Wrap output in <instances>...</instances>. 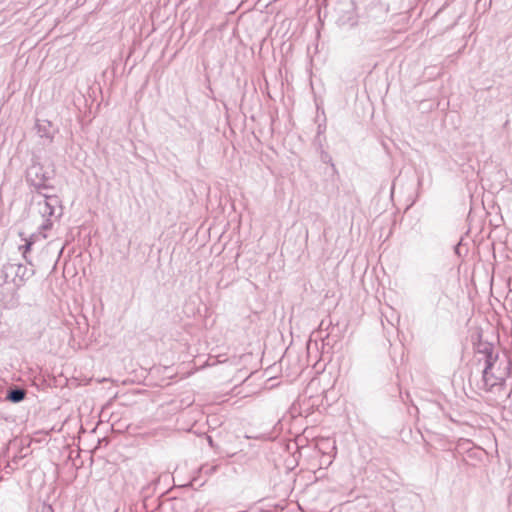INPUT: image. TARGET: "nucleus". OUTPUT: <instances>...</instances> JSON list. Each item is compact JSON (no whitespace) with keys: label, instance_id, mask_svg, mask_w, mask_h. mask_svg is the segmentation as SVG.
<instances>
[{"label":"nucleus","instance_id":"obj_16","mask_svg":"<svg viewBox=\"0 0 512 512\" xmlns=\"http://www.w3.org/2000/svg\"><path fill=\"white\" fill-rule=\"evenodd\" d=\"M402 400H403V402L406 403L408 400H410V394L407 392L406 393V398L402 397Z\"/></svg>","mask_w":512,"mask_h":512},{"label":"nucleus","instance_id":"obj_1","mask_svg":"<svg viewBox=\"0 0 512 512\" xmlns=\"http://www.w3.org/2000/svg\"><path fill=\"white\" fill-rule=\"evenodd\" d=\"M511 365L512 363L508 357L504 356L495 370H490L487 375H484V370H482L481 379L477 382L478 389L500 394L505 388L507 378L510 376Z\"/></svg>","mask_w":512,"mask_h":512},{"label":"nucleus","instance_id":"obj_11","mask_svg":"<svg viewBox=\"0 0 512 512\" xmlns=\"http://www.w3.org/2000/svg\"><path fill=\"white\" fill-rule=\"evenodd\" d=\"M37 235L32 234L28 239H25V244L20 246L19 249L22 251L23 257L27 260V253L30 252L33 244L35 243Z\"/></svg>","mask_w":512,"mask_h":512},{"label":"nucleus","instance_id":"obj_2","mask_svg":"<svg viewBox=\"0 0 512 512\" xmlns=\"http://www.w3.org/2000/svg\"><path fill=\"white\" fill-rule=\"evenodd\" d=\"M53 175L44 169L37 157L31 159V164L26 170V182L35 189V192L42 194V190L54 189L48 181Z\"/></svg>","mask_w":512,"mask_h":512},{"label":"nucleus","instance_id":"obj_13","mask_svg":"<svg viewBox=\"0 0 512 512\" xmlns=\"http://www.w3.org/2000/svg\"><path fill=\"white\" fill-rule=\"evenodd\" d=\"M321 160L324 162V163H328L331 161V157L328 153L326 152H322L321 154Z\"/></svg>","mask_w":512,"mask_h":512},{"label":"nucleus","instance_id":"obj_3","mask_svg":"<svg viewBox=\"0 0 512 512\" xmlns=\"http://www.w3.org/2000/svg\"><path fill=\"white\" fill-rule=\"evenodd\" d=\"M5 282L11 281L16 286L21 285L28 280L34 271L20 263H7L2 267Z\"/></svg>","mask_w":512,"mask_h":512},{"label":"nucleus","instance_id":"obj_17","mask_svg":"<svg viewBox=\"0 0 512 512\" xmlns=\"http://www.w3.org/2000/svg\"><path fill=\"white\" fill-rule=\"evenodd\" d=\"M48 510H49L50 512H53L52 507H51L50 505L48 506Z\"/></svg>","mask_w":512,"mask_h":512},{"label":"nucleus","instance_id":"obj_15","mask_svg":"<svg viewBox=\"0 0 512 512\" xmlns=\"http://www.w3.org/2000/svg\"><path fill=\"white\" fill-rule=\"evenodd\" d=\"M149 489H150V484L147 485L146 487L142 488V494L144 495V497H146L148 495V490Z\"/></svg>","mask_w":512,"mask_h":512},{"label":"nucleus","instance_id":"obj_10","mask_svg":"<svg viewBox=\"0 0 512 512\" xmlns=\"http://www.w3.org/2000/svg\"><path fill=\"white\" fill-rule=\"evenodd\" d=\"M27 454L14 455L4 466V472L6 474H12L19 467V462L21 459L26 457Z\"/></svg>","mask_w":512,"mask_h":512},{"label":"nucleus","instance_id":"obj_9","mask_svg":"<svg viewBox=\"0 0 512 512\" xmlns=\"http://www.w3.org/2000/svg\"><path fill=\"white\" fill-rule=\"evenodd\" d=\"M495 351V346L490 342L479 341V343L476 345V352L483 356L481 359H479V361L484 360Z\"/></svg>","mask_w":512,"mask_h":512},{"label":"nucleus","instance_id":"obj_5","mask_svg":"<svg viewBox=\"0 0 512 512\" xmlns=\"http://www.w3.org/2000/svg\"><path fill=\"white\" fill-rule=\"evenodd\" d=\"M44 197L43 202H39L40 206V214L43 218H51L56 214V208L58 207L61 210V201L56 195H48L42 192L41 194Z\"/></svg>","mask_w":512,"mask_h":512},{"label":"nucleus","instance_id":"obj_14","mask_svg":"<svg viewBox=\"0 0 512 512\" xmlns=\"http://www.w3.org/2000/svg\"><path fill=\"white\" fill-rule=\"evenodd\" d=\"M206 440H207L208 445L211 448H215V443L213 441V438L210 435H206Z\"/></svg>","mask_w":512,"mask_h":512},{"label":"nucleus","instance_id":"obj_7","mask_svg":"<svg viewBox=\"0 0 512 512\" xmlns=\"http://www.w3.org/2000/svg\"><path fill=\"white\" fill-rule=\"evenodd\" d=\"M35 128L37 130V134L41 138H46L50 142H52L54 138V131L52 129V123L48 120H37Z\"/></svg>","mask_w":512,"mask_h":512},{"label":"nucleus","instance_id":"obj_12","mask_svg":"<svg viewBox=\"0 0 512 512\" xmlns=\"http://www.w3.org/2000/svg\"><path fill=\"white\" fill-rule=\"evenodd\" d=\"M52 227V221H51V218H48L46 217L45 218V221L43 222V224L40 226L41 229L43 230H48Z\"/></svg>","mask_w":512,"mask_h":512},{"label":"nucleus","instance_id":"obj_4","mask_svg":"<svg viewBox=\"0 0 512 512\" xmlns=\"http://www.w3.org/2000/svg\"><path fill=\"white\" fill-rule=\"evenodd\" d=\"M346 8L339 10L337 24L341 27H355L358 24L359 16L356 11V3L350 0L345 4Z\"/></svg>","mask_w":512,"mask_h":512},{"label":"nucleus","instance_id":"obj_6","mask_svg":"<svg viewBox=\"0 0 512 512\" xmlns=\"http://www.w3.org/2000/svg\"><path fill=\"white\" fill-rule=\"evenodd\" d=\"M26 395V389L17 385H12L7 390L5 400L16 404L22 402L26 398Z\"/></svg>","mask_w":512,"mask_h":512},{"label":"nucleus","instance_id":"obj_8","mask_svg":"<svg viewBox=\"0 0 512 512\" xmlns=\"http://www.w3.org/2000/svg\"><path fill=\"white\" fill-rule=\"evenodd\" d=\"M502 358L499 357V354L497 351H495L493 354H490L487 358H485L484 361V367L482 370H484V375H487L490 370H495V368L498 367L499 362H501Z\"/></svg>","mask_w":512,"mask_h":512}]
</instances>
